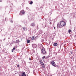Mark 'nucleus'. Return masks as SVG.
<instances>
[{
    "label": "nucleus",
    "mask_w": 76,
    "mask_h": 76,
    "mask_svg": "<svg viewBox=\"0 0 76 76\" xmlns=\"http://www.w3.org/2000/svg\"><path fill=\"white\" fill-rule=\"evenodd\" d=\"M27 76H28V75Z\"/></svg>",
    "instance_id": "nucleus-42"
},
{
    "label": "nucleus",
    "mask_w": 76,
    "mask_h": 76,
    "mask_svg": "<svg viewBox=\"0 0 76 76\" xmlns=\"http://www.w3.org/2000/svg\"><path fill=\"white\" fill-rule=\"evenodd\" d=\"M72 32V30H69L68 31V32L69 33H70V32Z\"/></svg>",
    "instance_id": "nucleus-20"
},
{
    "label": "nucleus",
    "mask_w": 76,
    "mask_h": 76,
    "mask_svg": "<svg viewBox=\"0 0 76 76\" xmlns=\"http://www.w3.org/2000/svg\"><path fill=\"white\" fill-rule=\"evenodd\" d=\"M15 75H16V73H15Z\"/></svg>",
    "instance_id": "nucleus-38"
},
{
    "label": "nucleus",
    "mask_w": 76,
    "mask_h": 76,
    "mask_svg": "<svg viewBox=\"0 0 76 76\" xmlns=\"http://www.w3.org/2000/svg\"><path fill=\"white\" fill-rule=\"evenodd\" d=\"M57 45H58V44H57V43H55L53 44L54 46H55V47H57Z\"/></svg>",
    "instance_id": "nucleus-11"
},
{
    "label": "nucleus",
    "mask_w": 76,
    "mask_h": 76,
    "mask_svg": "<svg viewBox=\"0 0 76 76\" xmlns=\"http://www.w3.org/2000/svg\"><path fill=\"white\" fill-rule=\"evenodd\" d=\"M50 25L52 24V23H51V22H50Z\"/></svg>",
    "instance_id": "nucleus-29"
},
{
    "label": "nucleus",
    "mask_w": 76,
    "mask_h": 76,
    "mask_svg": "<svg viewBox=\"0 0 76 76\" xmlns=\"http://www.w3.org/2000/svg\"><path fill=\"white\" fill-rule=\"evenodd\" d=\"M19 42H20V41L19 40H17L16 41V43H18V44H19Z\"/></svg>",
    "instance_id": "nucleus-12"
},
{
    "label": "nucleus",
    "mask_w": 76,
    "mask_h": 76,
    "mask_svg": "<svg viewBox=\"0 0 76 76\" xmlns=\"http://www.w3.org/2000/svg\"><path fill=\"white\" fill-rule=\"evenodd\" d=\"M19 60H20V58H18Z\"/></svg>",
    "instance_id": "nucleus-33"
},
{
    "label": "nucleus",
    "mask_w": 76,
    "mask_h": 76,
    "mask_svg": "<svg viewBox=\"0 0 76 76\" xmlns=\"http://www.w3.org/2000/svg\"><path fill=\"white\" fill-rule=\"evenodd\" d=\"M32 40H35L36 37H35L34 36H33L32 37Z\"/></svg>",
    "instance_id": "nucleus-13"
},
{
    "label": "nucleus",
    "mask_w": 76,
    "mask_h": 76,
    "mask_svg": "<svg viewBox=\"0 0 76 76\" xmlns=\"http://www.w3.org/2000/svg\"><path fill=\"white\" fill-rule=\"evenodd\" d=\"M19 26H20V25H19Z\"/></svg>",
    "instance_id": "nucleus-36"
},
{
    "label": "nucleus",
    "mask_w": 76,
    "mask_h": 76,
    "mask_svg": "<svg viewBox=\"0 0 76 76\" xmlns=\"http://www.w3.org/2000/svg\"><path fill=\"white\" fill-rule=\"evenodd\" d=\"M26 9H27V10H28V7H26Z\"/></svg>",
    "instance_id": "nucleus-30"
},
{
    "label": "nucleus",
    "mask_w": 76,
    "mask_h": 76,
    "mask_svg": "<svg viewBox=\"0 0 76 76\" xmlns=\"http://www.w3.org/2000/svg\"><path fill=\"white\" fill-rule=\"evenodd\" d=\"M31 26H35V24L34 23H32L31 24Z\"/></svg>",
    "instance_id": "nucleus-8"
},
{
    "label": "nucleus",
    "mask_w": 76,
    "mask_h": 76,
    "mask_svg": "<svg viewBox=\"0 0 76 76\" xmlns=\"http://www.w3.org/2000/svg\"><path fill=\"white\" fill-rule=\"evenodd\" d=\"M44 34H45V33H44Z\"/></svg>",
    "instance_id": "nucleus-39"
},
{
    "label": "nucleus",
    "mask_w": 76,
    "mask_h": 76,
    "mask_svg": "<svg viewBox=\"0 0 76 76\" xmlns=\"http://www.w3.org/2000/svg\"><path fill=\"white\" fill-rule=\"evenodd\" d=\"M2 51H4V50H2Z\"/></svg>",
    "instance_id": "nucleus-40"
},
{
    "label": "nucleus",
    "mask_w": 76,
    "mask_h": 76,
    "mask_svg": "<svg viewBox=\"0 0 76 76\" xmlns=\"http://www.w3.org/2000/svg\"><path fill=\"white\" fill-rule=\"evenodd\" d=\"M5 20H6V18H5Z\"/></svg>",
    "instance_id": "nucleus-37"
},
{
    "label": "nucleus",
    "mask_w": 76,
    "mask_h": 76,
    "mask_svg": "<svg viewBox=\"0 0 76 76\" xmlns=\"http://www.w3.org/2000/svg\"><path fill=\"white\" fill-rule=\"evenodd\" d=\"M54 66L56 67H58V65H55Z\"/></svg>",
    "instance_id": "nucleus-24"
},
{
    "label": "nucleus",
    "mask_w": 76,
    "mask_h": 76,
    "mask_svg": "<svg viewBox=\"0 0 76 76\" xmlns=\"http://www.w3.org/2000/svg\"><path fill=\"white\" fill-rule=\"evenodd\" d=\"M15 49H16V47H14L13 50H15Z\"/></svg>",
    "instance_id": "nucleus-23"
},
{
    "label": "nucleus",
    "mask_w": 76,
    "mask_h": 76,
    "mask_svg": "<svg viewBox=\"0 0 76 76\" xmlns=\"http://www.w3.org/2000/svg\"><path fill=\"white\" fill-rule=\"evenodd\" d=\"M27 76H28V75Z\"/></svg>",
    "instance_id": "nucleus-41"
},
{
    "label": "nucleus",
    "mask_w": 76,
    "mask_h": 76,
    "mask_svg": "<svg viewBox=\"0 0 76 76\" xmlns=\"http://www.w3.org/2000/svg\"><path fill=\"white\" fill-rule=\"evenodd\" d=\"M60 24L61 26H65V25H66V24H65V22L63 21H61L60 23Z\"/></svg>",
    "instance_id": "nucleus-2"
},
{
    "label": "nucleus",
    "mask_w": 76,
    "mask_h": 76,
    "mask_svg": "<svg viewBox=\"0 0 76 76\" xmlns=\"http://www.w3.org/2000/svg\"><path fill=\"white\" fill-rule=\"evenodd\" d=\"M41 45V47H42V45Z\"/></svg>",
    "instance_id": "nucleus-34"
},
{
    "label": "nucleus",
    "mask_w": 76,
    "mask_h": 76,
    "mask_svg": "<svg viewBox=\"0 0 76 76\" xmlns=\"http://www.w3.org/2000/svg\"><path fill=\"white\" fill-rule=\"evenodd\" d=\"M29 60H32V59H31V58H29Z\"/></svg>",
    "instance_id": "nucleus-28"
},
{
    "label": "nucleus",
    "mask_w": 76,
    "mask_h": 76,
    "mask_svg": "<svg viewBox=\"0 0 76 76\" xmlns=\"http://www.w3.org/2000/svg\"><path fill=\"white\" fill-rule=\"evenodd\" d=\"M45 56H44L43 57H42V58L43 59V60H44L45 58Z\"/></svg>",
    "instance_id": "nucleus-19"
},
{
    "label": "nucleus",
    "mask_w": 76,
    "mask_h": 76,
    "mask_svg": "<svg viewBox=\"0 0 76 76\" xmlns=\"http://www.w3.org/2000/svg\"><path fill=\"white\" fill-rule=\"evenodd\" d=\"M32 46L33 47V48H37V45H36V44H33L32 45Z\"/></svg>",
    "instance_id": "nucleus-5"
},
{
    "label": "nucleus",
    "mask_w": 76,
    "mask_h": 76,
    "mask_svg": "<svg viewBox=\"0 0 76 76\" xmlns=\"http://www.w3.org/2000/svg\"><path fill=\"white\" fill-rule=\"evenodd\" d=\"M0 2H2V1L0 0Z\"/></svg>",
    "instance_id": "nucleus-32"
},
{
    "label": "nucleus",
    "mask_w": 76,
    "mask_h": 76,
    "mask_svg": "<svg viewBox=\"0 0 76 76\" xmlns=\"http://www.w3.org/2000/svg\"><path fill=\"white\" fill-rule=\"evenodd\" d=\"M13 51H14V50L13 49H12V53H13Z\"/></svg>",
    "instance_id": "nucleus-26"
},
{
    "label": "nucleus",
    "mask_w": 76,
    "mask_h": 76,
    "mask_svg": "<svg viewBox=\"0 0 76 76\" xmlns=\"http://www.w3.org/2000/svg\"><path fill=\"white\" fill-rule=\"evenodd\" d=\"M28 3L30 4H32L33 3V1H29Z\"/></svg>",
    "instance_id": "nucleus-9"
},
{
    "label": "nucleus",
    "mask_w": 76,
    "mask_h": 76,
    "mask_svg": "<svg viewBox=\"0 0 76 76\" xmlns=\"http://www.w3.org/2000/svg\"><path fill=\"white\" fill-rule=\"evenodd\" d=\"M44 39H42L41 40V42H44Z\"/></svg>",
    "instance_id": "nucleus-18"
},
{
    "label": "nucleus",
    "mask_w": 76,
    "mask_h": 76,
    "mask_svg": "<svg viewBox=\"0 0 76 76\" xmlns=\"http://www.w3.org/2000/svg\"><path fill=\"white\" fill-rule=\"evenodd\" d=\"M23 29L24 30H25L26 29V28H25V27H23Z\"/></svg>",
    "instance_id": "nucleus-22"
},
{
    "label": "nucleus",
    "mask_w": 76,
    "mask_h": 76,
    "mask_svg": "<svg viewBox=\"0 0 76 76\" xmlns=\"http://www.w3.org/2000/svg\"><path fill=\"white\" fill-rule=\"evenodd\" d=\"M20 76H26V74H25V72H23V73H22L21 75Z\"/></svg>",
    "instance_id": "nucleus-6"
},
{
    "label": "nucleus",
    "mask_w": 76,
    "mask_h": 76,
    "mask_svg": "<svg viewBox=\"0 0 76 76\" xmlns=\"http://www.w3.org/2000/svg\"><path fill=\"white\" fill-rule=\"evenodd\" d=\"M54 29H56V27L54 26Z\"/></svg>",
    "instance_id": "nucleus-31"
},
{
    "label": "nucleus",
    "mask_w": 76,
    "mask_h": 76,
    "mask_svg": "<svg viewBox=\"0 0 76 76\" xmlns=\"http://www.w3.org/2000/svg\"><path fill=\"white\" fill-rule=\"evenodd\" d=\"M15 43H16L15 41H13L12 42V44H15Z\"/></svg>",
    "instance_id": "nucleus-21"
},
{
    "label": "nucleus",
    "mask_w": 76,
    "mask_h": 76,
    "mask_svg": "<svg viewBox=\"0 0 76 76\" xmlns=\"http://www.w3.org/2000/svg\"><path fill=\"white\" fill-rule=\"evenodd\" d=\"M50 63L52 65V66H55V65H56V63H55V62H54V61H51Z\"/></svg>",
    "instance_id": "nucleus-4"
},
{
    "label": "nucleus",
    "mask_w": 76,
    "mask_h": 76,
    "mask_svg": "<svg viewBox=\"0 0 76 76\" xmlns=\"http://www.w3.org/2000/svg\"><path fill=\"white\" fill-rule=\"evenodd\" d=\"M30 40H27V43H29L30 42Z\"/></svg>",
    "instance_id": "nucleus-16"
},
{
    "label": "nucleus",
    "mask_w": 76,
    "mask_h": 76,
    "mask_svg": "<svg viewBox=\"0 0 76 76\" xmlns=\"http://www.w3.org/2000/svg\"><path fill=\"white\" fill-rule=\"evenodd\" d=\"M2 7L1 6H0V9H2Z\"/></svg>",
    "instance_id": "nucleus-25"
},
{
    "label": "nucleus",
    "mask_w": 76,
    "mask_h": 76,
    "mask_svg": "<svg viewBox=\"0 0 76 76\" xmlns=\"http://www.w3.org/2000/svg\"><path fill=\"white\" fill-rule=\"evenodd\" d=\"M72 54V52L71 53V54Z\"/></svg>",
    "instance_id": "nucleus-35"
},
{
    "label": "nucleus",
    "mask_w": 76,
    "mask_h": 76,
    "mask_svg": "<svg viewBox=\"0 0 76 76\" xmlns=\"http://www.w3.org/2000/svg\"><path fill=\"white\" fill-rule=\"evenodd\" d=\"M41 53L42 54H47V53L46 51H45V48H42L41 49Z\"/></svg>",
    "instance_id": "nucleus-1"
},
{
    "label": "nucleus",
    "mask_w": 76,
    "mask_h": 76,
    "mask_svg": "<svg viewBox=\"0 0 76 76\" xmlns=\"http://www.w3.org/2000/svg\"><path fill=\"white\" fill-rule=\"evenodd\" d=\"M60 24H59V23H58L57 24V27L58 28H60Z\"/></svg>",
    "instance_id": "nucleus-7"
},
{
    "label": "nucleus",
    "mask_w": 76,
    "mask_h": 76,
    "mask_svg": "<svg viewBox=\"0 0 76 76\" xmlns=\"http://www.w3.org/2000/svg\"><path fill=\"white\" fill-rule=\"evenodd\" d=\"M20 15H23L24 14H25V11H24V10H22L20 11Z\"/></svg>",
    "instance_id": "nucleus-3"
},
{
    "label": "nucleus",
    "mask_w": 76,
    "mask_h": 76,
    "mask_svg": "<svg viewBox=\"0 0 76 76\" xmlns=\"http://www.w3.org/2000/svg\"><path fill=\"white\" fill-rule=\"evenodd\" d=\"M19 66H20V65H19V64H18V65L17 66L18 67H19Z\"/></svg>",
    "instance_id": "nucleus-27"
},
{
    "label": "nucleus",
    "mask_w": 76,
    "mask_h": 76,
    "mask_svg": "<svg viewBox=\"0 0 76 76\" xmlns=\"http://www.w3.org/2000/svg\"><path fill=\"white\" fill-rule=\"evenodd\" d=\"M50 57V56H48L46 57L45 59H47V58H49V57Z\"/></svg>",
    "instance_id": "nucleus-15"
},
{
    "label": "nucleus",
    "mask_w": 76,
    "mask_h": 76,
    "mask_svg": "<svg viewBox=\"0 0 76 76\" xmlns=\"http://www.w3.org/2000/svg\"><path fill=\"white\" fill-rule=\"evenodd\" d=\"M42 65V66L43 68H45V66L44 65V64H41Z\"/></svg>",
    "instance_id": "nucleus-14"
},
{
    "label": "nucleus",
    "mask_w": 76,
    "mask_h": 76,
    "mask_svg": "<svg viewBox=\"0 0 76 76\" xmlns=\"http://www.w3.org/2000/svg\"><path fill=\"white\" fill-rule=\"evenodd\" d=\"M9 20H10V22H11V23H13V21H12V19H11V20H11L10 18H9Z\"/></svg>",
    "instance_id": "nucleus-17"
},
{
    "label": "nucleus",
    "mask_w": 76,
    "mask_h": 76,
    "mask_svg": "<svg viewBox=\"0 0 76 76\" xmlns=\"http://www.w3.org/2000/svg\"><path fill=\"white\" fill-rule=\"evenodd\" d=\"M39 62H40L41 64H43V62H42V60H39Z\"/></svg>",
    "instance_id": "nucleus-10"
}]
</instances>
